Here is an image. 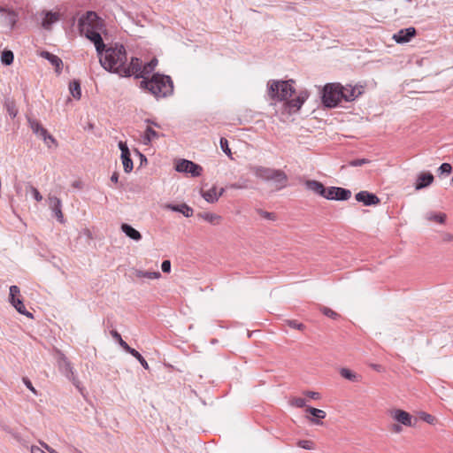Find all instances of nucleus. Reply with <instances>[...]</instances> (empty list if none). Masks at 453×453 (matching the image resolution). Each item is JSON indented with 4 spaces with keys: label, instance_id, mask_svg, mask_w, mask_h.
<instances>
[{
    "label": "nucleus",
    "instance_id": "obj_46",
    "mask_svg": "<svg viewBox=\"0 0 453 453\" xmlns=\"http://www.w3.org/2000/svg\"><path fill=\"white\" fill-rule=\"evenodd\" d=\"M221 150L227 155L231 156V150L228 146V141L225 137H221L219 141Z\"/></svg>",
    "mask_w": 453,
    "mask_h": 453
},
{
    "label": "nucleus",
    "instance_id": "obj_42",
    "mask_svg": "<svg viewBox=\"0 0 453 453\" xmlns=\"http://www.w3.org/2000/svg\"><path fill=\"white\" fill-rule=\"evenodd\" d=\"M439 174L449 175L452 173V166L449 163H442L437 169Z\"/></svg>",
    "mask_w": 453,
    "mask_h": 453
},
{
    "label": "nucleus",
    "instance_id": "obj_53",
    "mask_svg": "<svg viewBox=\"0 0 453 453\" xmlns=\"http://www.w3.org/2000/svg\"><path fill=\"white\" fill-rule=\"evenodd\" d=\"M119 344L121 346L123 349H125L127 353L130 354V350H133L134 349L131 348L123 339L121 341L118 342Z\"/></svg>",
    "mask_w": 453,
    "mask_h": 453
},
{
    "label": "nucleus",
    "instance_id": "obj_55",
    "mask_svg": "<svg viewBox=\"0 0 453 453\" xmlns=\"http://www.w3.org/2000/svg\"><path fill=\"white\" fill-rule=\"evenodd\" d=\"M118 145H119V150H121V154H124V150H125V152H130L126 142L120 141Z\"/></svg>",
    "mask_w": 453,
    "mask_h": 453
},
{
    "label": "nucleus",
    "instance_id": "obj_8",
    "mask_svg": "<svg viewBox=\"0 0 453 453\" xmlns=\"http://www.w3.org/2000/svg\"><path fill=\"white\" fill-rule=\"evenodd\" d=\"M58 365L59 371L69 380L73 382V384L81 390L80 388V381L77 380V378L74 376L73 368L68 360V358L65 357V355L62 352H59L58 358Z\"/></svg>",
    "mask_w": 453,
    "mask_h": 453
},
{
    "label": "nucleus",
    "instance_id": "obj_54",
    "mask_svg": "<svg viewBox=\"0 0 453 453\" xmlns=\"http://www.w3.org/2000/svg\"><path fill=\"white\" fill-rule=\"evenodd\" d=\"M304 395L309 396L310 398L316 399V400L320 398L319 393L314 392V391H305Z\"/></svg>",
    "mask_w": 453,
    "mask_h": 453
},
{
    "label": "nucleus",
    "instance_id": "obj_1",
    "mask_svg": "<svg viewBox=\"0 0 453 453\" xmlns=\"http://www.w3.org/2000/svg\"><path fill=\"white\" fill-rule=\"evenodd\" d=\"M295 82L296 81L292 79L288 81L271 80L267 84L268 96L272 100L285 102V108L289 113L297 112L310 96L309 92L304 89L301 90L296 98L289 99L296 94V88L293 86Z\"/></svg>",
    "mask_w": 453,
    "mask_h": 453
},
{
    "label": "nucleus",
    "instance_id": "obj_57",
    "mask_svg": "<svg viewBox=\"0 0 453 453\" xmlns=\"http://www.w3.org/2000/svg\"><path fill=\"white\" fill-rule=\"evenodd\" d=\"M403 430L402 426L399 424H393L391 426V431L396 434L401 433Z\"/></svg>",
    "mask_w": 453,
    "mask_h": 453
},
{
    "label": "nucleus",
    "instance_id": "obj_15",
    "mask_svg": "<svg viewBox=\"0 0 453 453\" xmlns=\"http://www.w3.org/2000/svg\"><path fill=\"white\" fill-rule=\"evenodd\" d=\"M417 34V31L414 27H408L399 30L396 34L393 35V39L397 43H405L410 42Z\"/></svg>",
    "mask_w": 453,
    "mask_h": 453
},
{
    "label": "nucleus",
    "instance_id": "obj_39",
    "mask_svg": "<svg viewBox=\"0 0 453 453\" xmlns=\"http://www.w3.org/2000/svg\"><path fill=\"white\" fill-rule=\"evenodd\" d=\"M256 211L259 216H261L262 218H264L265 219L272 220V221H275L277 219V215L273 212H269V211H264L262 209H257Z\"/></svg>",
    "mask_w": 453,
    "mask_h": 453
},
{
    "label": "nucleus",
    "instance_id": "obj_28",
    "mask_svg": "<svg viewBox=\"0 0 453 453\" xmlns=\"http://www.w3.org/2000/svg\"><path fill=\"white\" fill-rule=\"evenodd\" d=\"M196 216L213 225L219 224L222 219L221 216L211 212H198Z\"/></svg>",
    "mask_w": 453,
    "mask_h": 453
},
{
    "label": "nucleus",
    "instance_id": "obj_58",
    "mask_svg": "<svg viewBox=\"0 0 453 453\" xmlns=\"http://www.w3.org/2000/svg\"><path fill=\"white\" fill-rule=\"evenodd\" d=\"M371 367H372L373 370H375V371H377V372H382V371L384 370V369H383V367H382V365H378V364H372V365H371Z\"/></svg>",
    "mask_w": 453,
    "mask_h": 453
},
{
    "label": "nucleus",
    "instance_id": "obj_7",
    "mask_svg": "<svg viewBox=\"0 0 453 453\" xmlns=\"http://www.w3.org/2000/svg\"><path fill=\"white\" fill-rule=\"evenodd\" d=\"M119 75L120 77L134 76L135 79L142 77V62L139 58L132 57L128 65L123 64L121 68L119 69Z\"/></svg>",
    "mask_w": 453,
    "mask_h": 453
},
{
    "label": "nucleus",
    "instance_id": "obj_51",
    "mask_svg": "<svg viewBox=\"0 0 453 453\" xmlns=\"http://www.w3.org/2000/svg\"><path fill=\"white\" fill-rule=\"evenodd\" d=\"M24 384L26 385V387L30 390L32 391L35 395H37V391L35 390V388L33 387L32 385V382L30 381V380L27 377H24L22 379Z\"/></svg>",
    "mask_w": 453,
    "mask_h": 453
},
{
    "label": "nucleus",
    "instance_id": "obj_37",
    "mask_svg": "<svg viewBox=\"0 0 453 453\" xmlns=\"http://www.w3.org/2000/svg\"><path fill=\"white\" fill-rule=\"evenodd\" d=\"M14 55L12 50H4L1 55V62L5 65H10L13 63Z\"/></svg>",
    "mask_w": 453,
    "mask_h": 453
},
{
    "label": "nucleus",
    "instance_id": "obj_31",
    "mask_svg": "<svg viewBox=\"0 0 453 453\" xmlns=\"http://www.w3.org/2000/svg\"><path fill=\"white\" fill-rule=\"evenodd\" d=\"M4 105L11 118L14 119L18 114V110L14 100L11 99L10 97H6L4 99Z\"/></svg>",
    "mask_w": 453,
    "mask_h": 453
},
{
    "label": "nucleus",
    "instance_id": "obj_24",
    "mask_svg": "<svg viewBox=\"0 0 453 453\" xmlns=\"http://www.w3.org/2000/svg\"><path fill=\"white\" fill-rule=\"evenodd\" d=\"M0 12L6 14L5 18H4V22L11 28H13L18 20L17 13L12 9H8L6 7H2V6H0Z\"/></svg>",
    "mask_w": 453,
    "mask_h": 453
},
{
    "label": "nucleus",
    "instance_id": "obj_62",
    "mask_svg": "<svg viewBox=\"0 0 453 453\" xmlns=\"http://www.w3.org/2000/svg\"><path fill=\"white\" fill-rule=\"evenodd\" d=\"M41 444L49 453H50V450L53 449L52 448H50L48 444H46L44 442H42Z\"/></svg>",
    "mask_w": 453,
    "mask_h": 453
},
{
    "label": "nucleus",
    "instance_id": "obj_56",
    "mask_svg": "<svg viewBox=\"0 0 453 453\" xmlns=\"http://www.w3.org/2000/svg\"><path fill=\"white\" fill-rule=\"evenodd\" d=\"M111 336H112V338H113L114 340H116L117 342L121 341V339H122V337H121L120 334H119L118 331H116V330H111Z\"/></svg>",
    "mask_w": 453,
    "mask_h": 453
},
{
    "label": "nucleus",
    "instance_id": "obj_52",
    "mask_svg": "<svg viewBox=\"0 0 453 453\" xmlns=\"http://www.w3.org/2000/svg\"><path fill=\"white\" fill-rule=\"evenodd\" d=\"M161 269L164 273L171 272V262L169 260H164L161 264Z\"/></svg>",
    "mask_w": 453,
    "mask_h": 453
},
{
    "label": "nucleus",
    "instance_id": "obj_26",
    "mask_svg": "<svg viewBox=\"0 0 453 453\" xmlns=\"http://www.w3.org/2000/svg\"><path fill=\"white\" fill-rule=\"evenodd\" d=\"M122 232L134 241H140L142 239L141 233L134 229L131 225L123 223L120 226Z\"/></svg>",
    "mask_w": 453,
    "mask_h": 453
},
{
    "label": "nucleus",
    "instance_id": "obj_61",
    "mask_svg": "<svg viewBox=\"0 0 453 453\" xmlns=\"http://www.w3.org/2000/svg\"><path fill=\"white\" fill-rule=\"evenodd\" d=\"M145 122L148 124H150L154 127H159V125L157 122H155L154 120H151L150 119H145Z\"/></svg>",
    "mask_w": 453,
    "mask_h": 453
},
{
    "label": "nucleus",
    "instance_id": "obj_63",
    "mask_svg": "<svg viewBox=\"0 0 453 453\" xmlns=\"http://www.w3.org/2000/svg\"><path fill=\"white\" fill-rule=\"evenodd\" d=\"M452 239H453V236L450 234H446L444 236L445 241H451Z\"/></svg>",
    "mask_w": 453,
    "mask_h": 453
},
{
    "label": "nucleus",
    "instance_id": "obj_12",
    "mask_svg": "<svg viewBox=\"0 0 453 453\" xmlns=\"http://www.w3.org/2000/svg\"><path fill=\"white\" fill-rule=\"evenodd\" d=\"M28 123L33 130V132L41 136L44 142L47 143L48 147H50V142L53 143L55 146L58 145L56 139L48 133L47 129H45L39 121L36 119H28Z\"/></svg>",
    "mask_w": 453,
    "mask_h": 453
},
{
    "label": "nucleus",
    "instance_id": "obj_17",
    "mask_svg": "<svg viewBox=\"0 0 453 453\" xmlns=\"http://www.w3.org/2000/svg\"><path fill=\"white\" fill-rule=\"evenodd\" d=\"M40 55L42 58L47 59L55 67V71L58 74L61 73L63 69V61L60 58L47 50L42 51Z\"/></svg>",
    "mask_w": 453,
    "mask_h": 453
},
{
    "label": "nucleus",
    "instance_id": "obj_49",
    "mask_svg": "<svg viewBox=\"0 0 453 453\" xmlns=\"http://www.w3.org/2000/svg\"><path fill=\"white\" fill-rule=\"evenodd\" d=\"M291 404L297 408H303L306 405V400L301 397H296L291 401Z\"/></svg>",
    "mask_w": 453,
    "mask_h": 453
},
{
    "label": "nucleus",
    "instance_id": "obj_32",
    "mask_svg": "<svg viewBox=\"0 0 453 453\" xmlns=\"http://www.w3.org/2000/svg\"><path fill=\"white\" fill-rule=\"evenodd\" d=\"M69 89L71 95L77 100L81 97V82L78 80H73L69 84Z\"/></svg>",
    "mask_w": 453,
    "mask_h": 453
},
{
    "label": "nucleus",
    "instance_id": "obj_45",
    "mask_svg": "<svg viewBox=\"0 0 453 453\" xmlns=\"http://www.w3.org/2000/svg\"><path fill=\"white\" fill-rule=\"evenodd\" d=\"M369 163H370V160L367 158H357V159L350 160L349 162V165L357 167V166H362V165H364L365 164H369Z\"/></svg>",
    "mask_w": 453,
    "mask_h": 453
},
{
    "label": "nucleus",
    "instance_id": "obj_59",
    "mask_svg": "<svg viewBox=\"0 0 453 453\" xmlns=\"http://www.w3.org/2000/svg\"><path fill=\"white\" fill-rule=\"evenodd\" d=\"M111 180L114 183H118L119 181V173L117 172H114L112 175L111 176Z\"/></svg>",
    "mask_w": 453,
    "mask_h": 453
},
{
    "label": "nucleus",
    "instance_id": "obj_50",
    "mask_svg": "<svg viewBox=\"0 0 453 453\" xmlns=\"http://www.w3.org/2000/svg\"><path fill=\"white\" fill-rule=\"evenodd\" d=\"M287 324L290 327L296 328L298 330H303L305 328V326L303 323H299L296 320H287Z\"/></svg>",
    "mask_w": 453,
    "mask_h": 453
},
{
    "label": "nucleus",
    "instance_id": "obj_44",
    "mask_svg": "<svg viewBox=\"0 0 453 453\" xmlns=\"http://www.w3.org/2000/svg\"><path fill=\"white\" fill-rule=\"evenodd\" d=\"M27 188L30 190L31 194L33 195L34 198L37 202H41L42 200V196L40 194L38 189L32 186L30 183H27Z\"/></svg>",
    "mask_w": 453,
    "mask_h": 453
},
{
    "label": "nucleus",
    "instance_id": "obj_6",
    "mask_svg": "<svg viewBox=\"0 0 453 453\" xmlns=\"http://www.w3.org/2000/svg\"><path fill=\"white\" fill-rule=\"evenodd\" d=\"M104 21L99 16L92 11L87 12L78 21V29L81 35H83L85 28H103Z\"/></svg>",
    "mask_w": 453,
    "mask_h": 453
},
{
    "label": "nucleus",
    "instance_id": "obj_3",
    "mask_svg": "<svg viewBox=\"0 0 453 453\" xmlns=\"http://www.w3.org/2000/svg\"><path fill=\"white\" fill-rule=\"evenodd\" d=\"M249 169L256 177L265 181H273L277 190H280L288 185V175L280 169H273L260 165H250Z\"/></svg>",
    "mask_w": 453,
    "mask_h": 453
},
{
    "label": "nucleus",
    "instance_id": "obj_27",
    "mask_svg": "<svg viewBox=\"0 0 453 453\" xmlns=\"http://www.w3.org/2000/svg\"><path fill=\"white\" fill-rule=\"evenodd\" d=\"M164 136V134H159L155 131L150 126H148L145 129L144 135L142 136V143L144 145H149L154 139H158L159 137Z\"/></svg>",
    "mask_w": 453,
    "mask_h": 453
},
{
    "label": "nucleus",
    "instance_id": "obj_36",
    "mask_svg": "<svg viewBox=\"0 0 453 453\" xmlns=\"http://www.w3.org/2000/svg\"><path fill=\"white\" fill-rule=\"evenodd\" d=\"M446 218H447L446 214L442 213V212H440V213L430 212L426 215V219H428L430 221H435L440 224H444L446 221Z\"/></svg>",
    "mask_w": 453,
    "mask_h": 453
},
{
    "label": "nucleus",
    "instance_id": "obj_35",
    "mask_svg": "<svg viewBox=\"0 0 453 453\" xmlns=\"http://www.w3.org/2000/svg\"><path fill=\"white\" fill-rule=\"evenodd\" d=\"M135 275L138 278H148V279H158L161 276V273L159 272H145L142 270H136Z\"/></svg>",
    "mask_w": 453,
    "mask_h": 453
},
{
    "label": "nucleus",
    "instance_id": "obj_34",
    "mask_svg": "<svg viewBox=\"0 0 453 453\" xmlns=\"http://www.w3.org/2000/svg\"><path fill=\"white\" fill-rule=\"evenodd\" d=\"M157 59L153 58L150 62L146 63L142 65V76L150 74L154 72L156 66L157 65Z\"/></svg>",
    "mask_w": 453,
    "mask_h": 453
},
{
    "label": "nucleus",
    "instance_id": "obj_13",
    "mask_svg": "<svg viewBox=\"0 0 453 453\" xmlns=\"http://www.w3.org/2000/svg\"><path fill=\"white\" fill-rule=\"evenodd\" d=\"M391 417L397 421L398 423L405 426H414L415 424L412 422V416L401 409H395L391 411Z\"/></svg>",
    "mask_w": 453,
    "mask_h": 453
},
{
    "label": "nucleus",
    "instance_id": "obj_47",
    "mask_svg": "<svg viewBox=\"0 0 453 453\" xmlns=\"http://www.w3.org/2000/svg\"><path fill=\"white\" fill-rule=\"evenodd\" d=\"M336 187H329L325 188V193L322 197L328 200H334V190Z\"/></svg>",
    "mask_w": 453,
    "mask_h": 453
},
{
    "label": "nucleus",
    "instance_id": "obj_11",
    "mask_svg": "<svg viewBox=\"0 0 453 453\" xmlns=\"http://www.w3.org/2000/svg\"><path fill=\"white\" fill-rule=\"evenodd\" d=\"M102 28H85V32H83L82 35H85L90 42H92L96 47V52L98 56L103 55V52L105 49V44L104 40L99 33V30Z\"/></svg>",
    "mask_w": 453,
    "mask_h": 453
},
{
    "label": "nucleus",
    "instance_id": "obj_43",
    "mask_svg": "<svg viewBox=\"0 0 453 453\" xmlns=\"http://www.w3.org/2000/svg\"><path fill=\"white\" fill-rule=\"evenodd\" d=\"M297 446L302 449L311 450L314 449V442L310 440H300L297 441Z\"/></svg>",
    "mask_w": 453,
    "mask_h": 453
},
{
    "label": "nucleus",
    "instance_id": "obj_30",
    "mask_svg": "<svg viewBox=\"0 0 453 453\" xmlns=\"http://www.w3.org/2000/svg\"><path fill=\"white\" fill-rule=\"evenodd\" d=\"M340 374L344 379L352 382H358L361 380V375L354 372L353 371L348 368H342L340 370Z\"/></svg>",
    "mask_w": 453,
    "mask_h": 453
},
{
    "label": "nucleus",
    "instance_id": "obj_23",
    "mask_svg": "<svg viewBox=\"0 0 453 453\" xmlns=\"http://www.w3.org/2000/svg\"><path fill=\"white\" fill-rule=\"evenodd\" d=\"M166 208L170 209L173 211L180 212V213L183 214V216H185L186 218L192 217L193 213H194V210L190 206H188L187 203H180V204L169 203L166 205Z\"/></svg>",
    "mask_w": 453,
    "mask_h": 453
},
{
    "label": "nucleus",
    "instance_id": "obj_4",
    "mask_svg": "<svg viewBox=\"0 0 453 453\" xmlns=\"http://www.w3.org/2000/svg\"><path fill=\"white\" fill-rule=\"evenodd\" d=\"M153 87L150 93L156 98H163L172 96L173 93V82L169 75L154 73L152 74Z\"/></svg>",
    "mask_w": 453,
    "mask_h": 453
},
{
    "label": "nucleus",
    "instance_id": "obj_33",
    "mask_svg": "<svg viewBox=\"0 0 453 453\" xmlns=\"http://www.w3.org/2000/svg\"><path fill=\"white\" fill-rule=\"evenodd\" d=\"M120 157L122 160L124 171L127 173L132 172L134 165L133 160L131 159L130 152L124 151V154H121Z\"/></svg>",
    "mask_w": 453,
    "mask_h": 453
},
{
    "label": "nucleus",
    "instance_id": "obj_64",
    "mask_svg": "<svg viewBox=\"0 0 453 453\" xmlns=\"http://www.w3.org/2000/svg\"><path fill=\"white\" fill-rule=\"evenodd\" d=\"M50 453H58V452H57L55 449H51V450H50Z\"/></svg>",
    "mask_w": 453,
    "mask_h": 453
},
{
    "label": "nucleus",
    "instance_id": "obj_18",
    "mask_svg": "<svg viewBox=\"0 0 453 453\" xmlns=\"http://www.w3.org/2000/svg\"><path fill=\"white\" fill-rule=\"evenodd\" d=\"M434 180V177L430 172L421 173L415 182L416 190H420L430 186Z\"/></svg>",
    "mask_w": 453,
    "mask_h": 453
},
{
    "label": "nucleus",
    "instance_id": "obj_21",
    "mask_svg": "<svg viewBox=\"0 0 453 453\" xmlns=\"http://www.w3.org/2000/svg\"><path fill=\"white\" fill-rule=\"evenodd\" d=\"M50 206L54 212L55 217L61 223L64 222V215L61 210V200L56 196L49 197Z\"/></svg>",
    "mask_w": 453,
    "mask_h": 453
},
{
    "label": "nucleus",
    "instance_id": "obj_48",
    "mask_svg": "<svg viewBox=\"0 0 453 453\" xmlns=\"http://www.w3.org/2000/svg\"><path fill=\"white\" fill-rule=\"evenodd\" d=\"M420 418L422 420H424L425 422L428 423V424H434V421L436 420L435 417L431 415V414H428L426 412H421L420 413Z\"/></svg>",
    "mask_w": 453,
    "mask_h": 453
},
{
    "label": "nucleus",
    "instance_id": "obj_19",
    "mask_svg": "<svg viewBox=\"0 0 453 453\" xmlns=\"http://www.w3.org/2000/svg\"><path fill=\"white\" fill-rule=\"evenodd\" d=\"M305 411L312 416V418H310L309 419L311 423L316 425H322L323 423L320 422V420L325 418L326 416L325 411L311 406H308L305 409Z\"/></svg>",
    "mask_w": 453,
    "mask_h": 453
},
{
    "label": "nucleus",
    "instance_id": "obj_25",
    "mask_svg": "<svg viewBox=\"0 0 453 453\" xmlns=\"http://www.w3.org/2000/svg\"><path fill=\"white\" fill-rule=\"evenodd\" d=\"M305 187L307 189L313 191L320 196H324L326 187L320 181L308 180L305 181Z\"/></svg>",
    "mask_w": 453,
    "mask_h": 453
},
{
    "label": "nucleus",
    "instance_id": "obj_29",
    "mask_svg": "<svg viewBox=\"0 0 453 453\" xmlns=\"http://www.w3.org/2000/svg\"><path fill=\"white\" fill-rule=\"evenodd\" d=\"M351 196V191L349 189L336 187L334 190V200L336 201H347Z\"/></svg>",
    "mask_w": 453,
    "mask_h": 453
},
{
    "label": "nucleus",
    "instance_id": "obj_10",
    "mask_svg": "<svg viewBox=\"0 0 453 453\" xmlns=\"http://www.w3.org/2000/svg\"><path fill=\"white\" fill-rule=\"evenodd\" d=\"M175 170L179 173H190L193 177L200 176L203 172L201 165L187 159H180L175 165Z\"/></svg>",
    "mask_w": 453,
    "mask_h": 453
},
{
    "label": "nucleus",
    "instance_id": "obj_38",
    "mask_svg": "<svg viewBox=\"0 0 453 453\" xmlns=\"http://www.w3.org/2000/svg\"><path fill=\"white\" fill-rule=\"evenodd\" d=\"M130 355L136 358L144 369L148 370L150 368L147 361L136 349L130 350Z\"/></svg>",
    "mask_w": 453,
    "mask_h": 453
},
{
    "label": "nucleus",
    "instance_id": "obj_60",
    "mask_svg": "<svg viewBox=\"0 0 453 453\" xmlns=\"http://www.w3.org/2000/svg\"><path fill=\"white\" fill-rule=\"evenodd\" d=\"M136 153L139 155L140 157V159H141V164L142 165L143 163H147V157L142 154L139 150H136Z\"/></svg>",
    "mask_w": 453,
    "mask_h": 453
},
{
    "label": "nucleus",
    "instance_id": "obj_22",
    "mask_svg": "<svg viewBox=\"0 0 453 453\" xmlns=\"http://www.w3.org/2000/svg\"><path fill=\"white\" fill-rule=\"evenodd\" d=\"M60 19V14L58 12H53L51 11L45 12V17L42 21V26L46 30H50L52 24L58 22Z\"/></svg>",
    "mask_w": 453,
    "mask_h": 453
},
{
    "label": "nucleus",
    "instance_id": "obj_41",
    "mask_svg": "<svg viewBox=\"0 0 453 453\" xmlns=\"http://www.w3.org/2000/svg\"><path fill=\"white\" fill-rule=\"evenodd\" d=\"M142 78V81L140 82V88L150 93V88L153 87L152 76L149 79L146 75H143Z\"/></svg>",
    "mask_w": 453,
    "mask_h": 453
},
{
    "label": "nucleus",
    "instance_id": "obj_2",
    "mask_svg": "<svg viewBox=\"0 0 453 453\" xmlns=\"http://www.w3.org/2000/svg\"><path fill=\"white\" fill-rule=\"evenodd\" d=\"M105 55L99 56L101 65L108 72L119 74V69L127 63V51L122 44H115L114 47L105 48Z\"/></svg>",
    "mask_w": 453,
    "mask_h": 453
},
{
    "label": "nucleus",
    "instance_id": "obj_16",
    "mask_svg": "<svg viewBox=\"0 0 453 453\" xmlns=\"http://www.w3.org/2000/svg\"><path fill=\"white\" fill-rule=\"evenodd\" d=\"M341 94L342 101L352 102L362 94V91L360 88L352 87L351 85H347L343 86Z\"/></svg>",
    "mask_w": 453,
    "mask_h": 453
},
{
    "label": "nucleus",
    "instance_id": "obj_20",
    "mask_svg": "<svg viewBox=\"0 0 453 453\" xmlns=\"http://www.w3.org/2000/svg\"><path fill=\"white\" fill-rule=\"evenodd\" d=\"M225 189L223 188H220L219 192L217 193L216 187H212L207 191L201 190V196L207 201L208 203H215L219 200V198L223 195Z\"/></svg>",
    "mask_w": 453,
    "mask_h": 453
},
{
    "label": "nucleus",
    "instance_id": "obj_14",
    "mask_svg": "<svg viewBox=\"0 0 453 453\" xmlns=\"http://www.w3.org/2000/svg\"><path fill=\"white\" fill-rule=\"evenodd\" d=\"M355 198L357 202L365 206L377 205L380 203V198L373 193L368 191H360L356 194Z\"/></svg>",
    "mask_w": 453,
    "mask_h": 453
},
{
    "label": "nucleus",
    "instance_id": "obj_5",
    "mask_svg": "<svg viewBox=\"0 0 453 453\" xmlns=\"http://www.w3.org/2000/svg\"><path fill=\"white\" fill-rule=\"evenodd\" d=\"M343 85L341 83H327L321 91V101L325 107L334 108L342 101L341 96Z\"/></svg>",
    "mask_w": 453,
    "mask_h": 453
},
{
    "label": "nucleus",
    "instance_id": "obj_40",
    "mask_svg": "<svg viewBox=\"0 0 453 453\" xmlns=\"http://www.w3.org/2000/svg\"><path fill=\"white\" fill-rule=\"evenodd\" d=\"M319 310L325 316L331 318L333 319H337L340 317V315L337 312H335L334 311L328 307L321 306Z\"/></svg>",
    "mask_w": 453,
    "mask_h": 453
},
{
    "label": "nucleus",
    "instance_id": "obj_9",
    "mask_svg": "<svg viewBox=\"0 0 453 453\" xmlns=\"http://www.w3.org/2000/svg\"><path fill=\"white\" fill-rule=\"evenodd\" d=\"M18 296H20L19 288L16 285L11 286L9 295L10 303L17 310L19 313L32 319L33 314L26 309L23 300L19 297H17Z\"/></svg>",
    "mask_w": 453,
    "mask_h": 453
}]
</instances>
